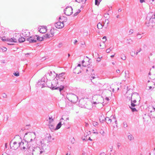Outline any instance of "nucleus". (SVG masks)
Here are the masks:
<instances>
[{
	"instance_id": "4",
	"label": "nucleus",
	"mask_w": 155,
	"mask_h": 155,
	"mask_svg": "<svg viewBox=\"0 0 155 155\" xmlns=\"http://www.w3.org/2000/svg\"><path fill=\"white\" fill-rule=\"evenodd\" d=\"M55 82V81L53 80L52 81V82H51V87H50L51 88L52 90L55 89L59 90V91L61 92L63 89L64 88V86H61L60 87H56L57 85H56L55 84L54 85L53 84L54 83H56Z\"/></svg>"
},
{
	"instance_id": "41",
	"label": "nucleus",
	"mask_w": 155,
	"mask_h": 155,
	"mask_svg": "<svg viewBox=\"0 0 155 155\" xmlns=\"http://www.w3.org/2000/svg\"><path fill=\"white\" fill-rule=\"evenodd\" d=\"M151 106H150L149 107V111L150 112V113H152V111H153V109L151 108L150 107Z\"/></svg>"
},
{
	"instance_id": "50",
	"label": "nucleus",
	"mask_w": 155,
	"mask_h": 155,
	"mask_svg": "<svg viewBox=\"0 0 155 155\" xmlns=\"http://www.w3.org/2000/svg\"><path fill=\"white\" fill-rule=\"evenodd\" d=\"M49 36V35H48V34H46L45 35V37L47 38H50Z\"/></svg>"
},
{
	"instance_id": "31",
	"label": "nucleus",
	"mask_w": 155,
	"mask_h": 155,
	"mask_svg": "<svg viewBox=\"0 0 155 155\" xmlns=\"http://www.w3.org/2000/svg\"><path fill=\"white\" fill-rule=\"evenodd\" d=\"M132 138H133V136L131 134H130L128 136V138L130 141L132 140Z\"/></svg>"
},
{
	"instance_id": "30",
	"label": "nucleus",
	"mask_w": 155,
	"mask_h": 155,
	"mask_svg": "<svg viewBox=\"0 0 155 155\" xmlns=\"http://www.w3.org/2000/svg\"><path fill=\"white\" fill-rule=\"evenodd\" d=\"M121 59H122V60H125L126 59L125 56V55H124V54H121Z\"/></svg>"
},
{
	"instance_id": "13",
	"label": "nucleus",
	"mask_w": 155,
	"mask_h": 155,
	"mask_svg": "<svg viewBox=\"0 0 155 155\" xmlns=\"http://www.w3.org/2000/svg\"><path fill=\"white\" fill-rule=\"evenodd\" d=\"M22 34L23 36L26 37H29L30 35L29 31L27 30L23 31Z\"/></svg>"
},
{
	"instance_id": "58",
	"label": "nucleus",
	"mask_w": 155,
	"mask_h": 155,
	"mask_svg": "<svg viewBox=\"0 0 155 155\" xmlns=\"http://www.w3.org/2000/svg\"><path fill=\"white\" fill-rule=\"evenodd\" d=\"M74 138H73L72 140H71V142L72 143H74Z\"/></svg>"
},
{
	"instance_id": "32",
	"label": "nucleus",
	"mask_w": 155,
	"mask_h": 155,
	"mask_svg": "<svg viewBox=\"0 0 155 155\" xmlns=\"http://www.w3.org/2000/svg\"><path fill=\"white\" fill-rule=\"evenodd\" d=\"M87 0H75L76 2H77L78 3H80L81 2H85Z\"/></svg>"
},
{
	"instance_id": "20",
	"label": "nucleus",
	"mask_w": 155,
	"mask_h": 155,
	"mask_svg": "<svg viewBox=\"0 0 155 155\" xmlns=\"http://www.w3.org/2000/svg\"><path fill=\"white\" fill-rule=\"evenodd\" d=\"M18 41L19 42H23L25 40V39L23 37L21 36L18 39Z\"/></svg>"
},
{
	"instance_id": "37",
	"label": "nucleus",
	"mask_w": 155,
	"mask_h": 155,
	"mask_svg": "<svg viewBox=\"0 0 155 155\" xmlns=\"http://www.w3.org/2000/svg\"><path fill=\"white\" fill-rule=\"evenodd\" d=\"M100 3V2H98V0H95V5H98Z\"/></svg>"
},
{
	"instance_id": "18",
	"label": "nucleus",
	"mask_w": 155,
	"mask_h": 155,
	"mask_svg": "<svg viewBox=\"0 0 155 155\" xmlns=\"http://www.w3.org/2000/svg\"><path fill=\"white\" fill-rule=\"evenodd\" d=\"M151 109H153V111H152V113H149V114L151 115L152 117H155V108L152 106H151Z\"/></svg>"
},
{
	"instance_id": "44",
	"label": "nucleus",
	"mask_w": 155,
	"mask_h": 155,
	"mask_svg": "<svg viewBox=\"0 0 155 155\" xmlns=\"http://www.w3.org/2000/svg\"><path fill=\"white\" fill-rule=\"evenodd\" d=\"M113 119L114 120V121L116 124H117V120H116L115 117L114 116H113Z\"/></svg>"
},
{
	"instance_id": "14",
	"label": "nucleus",
	"mask_w": 155,
	"mask_h": 155,
	"mask_svg": "<svg viewBox=\"0 0 155 155\" xmlns=\"http://www.w3.org/2000/svg\"><path fill=\"white\" fill-rule=\"evenodd\" d=\"M70 96L71 98H73V100H69L70 101H77L78 99V97L76 95L74 94H70Z\"/></svg>"
},
{
	"instance_id": "24",
	"label": "nucleus",
	"mask_w": 155,
	"mask_h": 155,
	"mask_svg": "<svg viewBox=\"0 0 155 155\" xmlns=\"http://www.w3.org/2000/svg\"><path fill=\"white\" fill-rule=\"evenodd\" d=\"M103 25L102 23H99L97 25V27L98 29H101L103 26Z\"/></svg>"
},
{
	"instance_id": "59",
	"label": "nucleus",
	"mask_w": 155,
	"mask_h": 155,
	"mask_svg": "<svg viewBox=\"0 0 155 155\" xmlns=\"http://www.w3.org/2000/svg\"><path fill=\"white\" fill-rule=\"evenodd\" d=\"M88 125H89V124H88V123H85V126L86 127H87L88 126Z\"/></svg>"
},
{
	"instance_id": "17",
	"label": "nucleus",
	"mask_w": 155,
	"mask_h": 155,
	"mask_svg": "<svg viewBox=\"0 0 155 155\" xmlns=\"http://www.w3.org/2000/svg\"><path fill=\"white\" fill-rule=\"evenodd\" d=\"M7 41L11 42H17V40L14 38H7Z\"/></svg>"
},
{
	"instance_id": "12",
	"label": "nucleus",
	"mask_w": 155,
	"mask_h": 155,
	"mask_svg": "<svg viewBox=\"0 0 155 155\" xmlns=\"http://www.w3.org/2000/svg\"><path fill=\"white\" fill-rule=\"evenodd\" d=\"M64 119L61 118L60 120V122L57 125L55 130H58L61 127V125L64 124V122L63 121Z\"/></svg>"
},
{
	"instance_id": "63",
	"label": "nucleus",
	"mask_w": 155,
	"mask_h": 155,
	"mask_svg": "<svg viewBox=\"0 0 155 155\" xmlns=\"http://www.w3.org/2000/svg\"><path fill=\"white\" fill-rule=\"evenodd\" d=\"M95 78V77L94 76H92L91 77V80H92V79H94V78Z\"/></svg>"
},
{
	"instance_id": "7",
	"label": "nucleus",
	"mask_w": 155,
	"mask_h": 155,
	"mask_svg": "<svg viewBox=\"0 0 155 155\" xmlns=\"http://www.w3.org/2000/svg\"><path fill=\"white\" fill-rule=\"evenodd\" d=\"M10 145L11 148L12 150H16L19 147L16 142L15 141L12 143V140L10 142Z\"/></svg>"
},
{
	"instance_id": "39",
	"label": "nucleus",
	"mask_w": 155,
	"mask_h": 155,
	"mask_svg": "<svg viewBox=\"0 0 155 155\" xmlns=\"http://www.w3.org/2000/svg\"><path fill=\"white\" fill-rule=\"evenodd\" d=\"M123 127L124 128H126L127 127V125L126 122H124L123 123Z\"/></svg>"
},
{
	"instance_id": "53",
	"label": "nucleus",
	"mask_w": 155,
	"mask_h": 155,
	"mask_svg": "<svg viewBox=\"0 0 155 155\" xmlns=\"http://www.w3.org/2000/svg\"><path fill=\"white\" fill-rule=\"evenodd\" d=\"M84 61L83 60V61H82V63L83 64V66H84V67H86V65H84Z\"/></svg>"
},
{
	"instance_id": "5",
	"label": "nucleus",
	"mask_w": 155,
	"mask_h": 155,
	"mask_svg": "<svg viewBox=\"0 0 155 155\" xmlns=\"http://www.w3.org/2000/svg\"><path fill=\"white\" fill-rule=\"evenodd\" d=\"M64 12L67 15H70L73 13V8L71 6L67 7L64 10Z\"/></svg>"
},
{
	"instance_id": "61",
	"label": "nucleus",
	"mask_w": 155,
	"mask_h": 155,
	"mask_svg": "<svg viewBox=\"0 0 155 155\" xmlns=\"http://www.w3.org/2000/svg\"><path fill=\"white\" fill-rule=\"evenodd\" d=\"M52 30L51 29L50 31V32H51V35H54V33L52 31Z\"/></svg>"
},
{
	"instance_id": "48",
	"label": "nucleus",
	"mask_w": 155,
	"mask_h": 155,
	"mask_svg": "<svg viewBox=\"0 0 155 155\" xmlns=\"http://www.w3.org/2000/svg\"><path fill=\"white\" fill-rule=\"evenodd\" d=\"M137 38H138V39H140L142 37L141 36L140 34H137Z\"/></svg>"
},
{
	"instance_id": "43",
	"label": "nucleus",
	"mask_w": 155,
	"mask_h": 155,
	"mask_svg": "<svg viewBox=\"0 0 155 155\" xmlns=\"http://www.w3.org/2000/svg\"><path fill=\"white\" fill-rule=\"evenodd\" d=\"M2 96L3 98H6L7 97V95L5 93L2 94Z\"/></svg>"
},
{
	"instance_id": "57",
	"label": "nucleus",
	"mask_w": 155,
	"mask_h": 155,
	"mask_svg": "<svg viewBox=\"0 0 155 155\" xmlns=\"http://www.w3.org/2000/svg\"><path fill=\"white\" fill-rule=\"evenodd\" d=\"M2 41H7V38L6 39L5 38H2Z\"/></svg>"
},
{
	"instance_id": "19",
	"label": "nucleus",
	"mask_w": 155,
	"mask_h": 155,
	"mask_svg": "<svg viewBox=\"0 0 155 155\" xmlns=\"http://www.w3.org/2000/svg\"><path fill=\"white\" fill-rule=\"evenodd\" d=\"M105 120L108 124H110L112 122V119H110L108 117H106L105 118Z\"/></svg>"
},
{
	"instance_id": "62",
	"label": "nucleus",
	"mask_w": 155,
	"mask_h": 155,
	"mask_svg": "<svg viewBox=\"0 0 155 155\" xmlns=\"http://www.w3.org/2000/svg\"><path fill=\"white\" fill-rule=\"evenodd\" d=\"M133 102L134 103H135L136 102V99H134L133 100Z\"/></svg>"
},
{
	"instance_id": "16",
	"label": "nucleus",
	"mask_w": 155,
	"mask_h": 155,
	"mask_svg": "<svg viewBox=\"0 0 155 155\" xmlns=\"http://www.w3.org/2000/svg\"><path fill=\"white\" fill-rule=\"evenodd\" d=\"M48 74H49V75L52 78H53L55 75L56 76L57 75V74H56L54 71H50L48 72Z\"/></svg>"
},
{
	"instance_id": "35",
	"label": "nucleus",
	"mask_w": 155,
	"mask_h": 155,
	"mask_svg": "<svg viewBox=\"0 0 155 155\" xmlns=\"http://www.w3.org/2000/svg\"><path fill=\"white\" fill-rule=\"evenodd\" d=\"M130 107L132 111V112H134L136 111H137L136 109L135 108H134V107L132 108V107Z\"/></svg>"
},
{
	"instance_id": "42",
	"label": "nucleus",
	"mask_w": 155,
	"mask_h": 155,
	"mask_svg": "<svg viewBox=\"0 0 155 155\" xmlns=\"http://www.w3.org/2000/svg\"><path fill=\"white\" fill-rule=\"evenodd\" d=\"M151 106H150L149 107V111L150 112V113H152V111H153V109L151 108L150 107Z\"/></svg>"
},
{
	"instance_id": "2",
	"label": "nucleus",
	"mask_w": 155,
	"mask_h": 155,
	"mask_svg": "<svg viewBox=\"0 0 155 155\" xmlns=\"http://www.w3.org/2000/svg\"><path fill=\"white\" fill-rule=\"evenodd\" d=\"M24 137L26 139L25 141L28 142L29 145L31 144L32 143H36L35 140L36 135L35 132L26 133Z\"/></svg>"
},
{
	"instance_id": "6",
	"label": "nucleus",
	"mask_w": 155,
	"mask_h": 155,
	"mask_svg": "<svg viewBox=\"0 0 155 155\" xmlns=\"http://www.w3.org/2000/svg\"><path fill=\"white\" fill-rule=\"evenodd\" d=\"M65 73L62 72L58 75L57 74L56 78L57 80H59L61 81H64L65 76H64Z\"/></svg>"
},
{
	"instance_id": "10",
	"label": "nucleus",
	"mask_w": 155,
	"mask_h": 155,
	"mask_svg": "<svg viewBox=\"0 0 155 155\" xmlns=\"http://www.w3.org/2000/svg\"><path fill=\"white\" fill-rule=\"evenodd\" d=\"M55 27L58 28H61L64 27V25L63 22H58L54 24Z\"/></svg>"
},
{
	"instance_id": "33",
	"label": "nucleus",
	"mask_w": 155,
	"mask_h": 155,
	"mask_svg": "<svg viewBox=\"0 0 155 155\" xmlns=\"http://www.w3.org/2000/svg\"><path fill=\"white\" fill-rule=\"evenodd\" d=\"M1 50H2V51L3 52H5L7 50V49L6 48H5L4 47H2V48H1Z\"/></svg>"
},
{
	"instance_id": "3",
	"label": "nucleus",
	"mask_w": 155,
	"mask_h": 155,
	"mask_svg": "<svg viewBox=\"0 0 155 155\" xmlns=\"http://www.w3.org/2000/svg\"><path fill=\"white\" fill-rule=\"evenodd\" d=\"M29 143L26 141H21V142L18 143V147L22 150H25L26 149L28 150L29 148Z\"/></svg>"
},
{
	"instance_id": "52",
	"label": "nucleus",
	"mask_w": 155,
	"mask_h": 155,
	"mask_svg": "<svg viewBox=\"0 0 155 155\" xmlns=\"http://www.w3.org/2000/svg\"><path fill=\"white\" fill-rule=\"evenodd\" d=\"M109 14L108 13H106L104 14V16L105 18L107 17V15H108Z\"/></svg>"
},
{
	"instance_id": "47",
	"label": "nucleus",
	"mask_w": 155,
	"mask_h": 155,
	"mask_svg": "<svg viewBox=\"0 0 155 155\" xmlns=\"http://www.w3.org/2000/svg\"><path fill=\"white\" fill-rule=\"evenodd\" d=\"M85 35H87V31H84L83 33Z\"/></svg>"
},
{
	"instance_id": "27",
	"label": "nucleus",
	"mask_w": 155,
	"mask_h": 155,
	"mask_svg": "<svg viewBox=\"0 0 155 155\" xmlns=\"http://www.w3.org/2000/svg\"><path fill=\"white\" fill-rule=\"evenodd\" d=\"M40 142L41 144V147L40 148H42V146H46L45 144L44 143V140L43 139H42L40 141Z\"/></svg>"
},
{
	"instance_id": "46",
	"label": "nucleus",
	"mask_w": 155,
	"mask_h": 155,
	"mask_svg": "<svg viewBox=\"0 0 155 155\" xmlns=\"http://www.w3.org/2000/svg\"><path fill=\"white\" fill-rule=\"evenodd\" d=\"M134 32V30L132 29H130L129 31V34L131 35Z\"/></svg>"
},
{
	"instance_id": "45",
	"label": "nucleus",
	"mask_w": 155,
	"mask_h": 155,
	"mask_svg": "<svg viewBox=\"0 0 155 155\" xmlns=\"http://www.w3.org/2000/svg\"><path fill=\"white\" fill-rule=\"evenodd\" d=\"M111 51V49H109V48L107 49L106 50V52L107 53H109L110 52V51Z\"/></svg>"
},
{
	"instance_id": "25",
	"label": "nucleus",
	"mask_w": 155,
	"mask_h": 155,
	"mask_svg": "<svg viewBox=\"0 0 155 155\" xmlns=\"http://www.w3.org/2000/svg\"><path fill=\"white\" fill-rule=\"evenodd\" d=\"M49 124H51L54 121V118H52V117L51 116H50L49 117Z\"/></svg>"
},
{
	"instance_id": "60",
	"label": "nucleus",
	"mask_w": 155,
	"mask_h": 155,
	"mask_svg": "<svg viewBox=\"0 0 155 155\" xmlns=\"http://www.w3.org/2000/svg\"><path fill=\"white\" fill-rule=\"evenodd\" d=\"M105 99L107 101H109V98L108 97H106V98H105Z\"/></svg>"
},
{
	"instance_id": "15",
	"label": "nucleus",
	"mask_w": 155,
	"mask_h": 155,
	"mask_svg": "<svg viewBox=\"0 0 155 155\" xmlns=\"http://www.w3.org/2000/svg\"><path fill=\"white\" fill-rule=\"evenodd\" d=\"M38 84L40 85H41V88H43L45 87V82L44 81V79L43 78L41 79V81H39L38 82Z\"/></svg>"
},
{
	"instance_id": "28",
	"label": "nucleus",
	"mask_w": 155,
	"mask_h": 155,
	"mask_svg": "<svg viewBox=\"0 0 155 155\" xmlns=\"http://www.w3.org/2000/svg\"><path fill=\"white\" fill-rule=\"evenodd\" d=\"M37 37V38H36V41H37V40H38V41H42L43 40V38L41 37H39V36H38V35H36Z\"/></svg>"
},
{
	"instance_id": "1",
	"label": "nucleus",
	"mask_w": 155,
	"mask_h": 155,
	"mask_svg": "<svg viewBox=\"0 0 155 155\" xmlns=\"http://www.w3.org/2000/svg\"><path fill=\"white\" fill-rule=\"evenodd\" d=\"M47 146H44L42 148L39 147H33V144L29 147L28 152L32 155H40L43 152L46 151Z\"/></svg>"
},
{
	"instance_id": "38",
	"label": "nucleus",
	"mask_w": 155,
	"mask_h": 155,
	"mask_svg": "<svg viewBox=\"0 0 155 155\" xmlns=\"http://www.w3.org/2000/svg\"><path fill=\"white\" fill-rule=\"evenodd\" d=\"M98 123L96 122H94L93 123V124L94 126H96L98 125Z\"/></svg>"
},
{
	"instance_id": "55",
	"label": "nucleus",
	"mask_w": 155,
	"mask_h": 155,
	"mask_svg": "<svg viewBox=\"0 0 155 155\" xmlns=\"http://www.w3.org/2000/svg\"><path fill=\"white\" fill-rule=\"evenodd\" d=\"M116 72L117 73H119L120 72V70L119 69H117L116 70Z\"/></svg>"
},
{
	"instance_id": "8",
	"label": "nucleus",
	"mask_w": 155,
	"mask_h": 155,
	"mask_svg": "<svg viewBox=\"0 0 155 155\" xmlns=\"http://www.w3.org/2000/svg\"><path fill=\"white\" fill-rule=\"evenodd\" d=\"M37 38V37L36 35L32 36L26 38V40L29 43H35L36 42V38Z\"/></svg>"
},
{
	"instance_id": "64",
	"label": "nucleus",
	"mask_w": 155,
	"mask_h": 155,
	"mask_svg": "<svg viewBox=\"0 0 155 155\" xmlns=\"http://www.w3.org/2000/svg\"><path fill=\"white\" fill-rule=\"evenodd\" d=\"M31 53H28L25 54V56L26 57H28V55H30Z\"/></svg>"
},
{
	"instance_id": "34",
	"label": "nucleus",
	"mask_w": 155,
	"mask_h": 155,
	"mask_svg": "<svg viewBox=\"0 0 155 155\" xmlns=\"http://www.w3.org/2000/svg\"><path fill=\"white\" fill-rule=\"evenodd\" d=\"M103 42V43L104 44L107 40L106 37V36H104L102 38Z\"/></svg>"
},
{
	"instance_id": "40",
	"label": "nucleus",
	"mask_w": 155,
	"mask_h": 155,
	"mask_svg": "<svg viewBox=\"0 0 155 155\" xmlns=\"http://www.w3.org/2000/svg\"><path fill=\"white\" fill-rule=\"evenodd\" d=\"M13 74L14 75L16 76H18L19 75V74L18 72H15V73H14Z\"/></svg>"
},
{
	"instance_id": "51",
	"label": "nucleus",
	"mask_w": 155,
	"mask_h": 155,
	"mask_svg": "<svg viewBox=\"0 0 155 155\" xmlns=\"http://www.w3.org/2000/svg\"><path fill=\"white\" fill-rule=\"evenodd\" d=\"M121 144L120 143H117V147L118 148H119L120 147V146Z\"/></svg>"
},
{
	"instance_id": "9",
	"label": "nucleus",
	"mask_w": 155,
	"mask_h": 155,
	"mask_svg": "<svg viewBox=\"0 0 155 155\" xmlns=\"http://www.w3.org/2000/svg\"><path fill=\"white\" fill-rule=\"evenodd\" d=\"M134 96H135L136 97V99H137V98H138L139 97V94L137 93H134L133 94H131V107H134L136 105L134 104V103L133 102L132 99H133V98H132V97H134Z\"/></svg>"
},
{
	"instance_id": "26",
	"label": "nucleus",
	"mask_w": 155,
	"mask_h": 155,
	"mask_svg": "<svg viewBox=\"0 0 155 155\" xmlns=\"http://www.w3.org/2000/svg\"><path fill=\"white\" fill-rule=\"evenodd\" d=\"M125 78H129V72L128 71H125Z\"/></svg>"
},
{
	"instance_id": "11",
	"label": "nucleus",
	"mask_w": 155,
	"mask_h": 155,
	"mask_svg": "<svg viewBox=\"0 0 155 155\" xmlns=\"http://www.w3.org/2000/svg\"><path fill=\"white\" fill-rule=\"evenodd\" d=\"M38 30L40 33H45L47 31L46 26H41L38 28Z\"/></svg>"
},
{
	"instance_id": "29",
	"label": "nucleus",
	"mask_w": 155,
	"mask_h": 155,
	"mask_svg": "<svg viewBox=\"0 0 155 155\" xmlns=\"http://www.w3.org/2000/svg\"><path fill=\"white\" fill-rule=\"evenodd\" d=\"M141 51V49L140 48L139 50H137L136 52L135 53V51H134V54H136V55H137L138 53L140 52Z\"/></svg>"
},
{
	"instance_id": "56",
	"label": "nucleus",
	"mask_w": 155,
	"mask_h": 155,
	"mask_svg": "<svg viewBox=\"0 0 155 155\" xmlns=\"http://www.w3.org/2000/svg\"><path fill=\"white\" fill-rule=\"evenodd\" d=\"M81 45H85V43L84 42H81Z\"/></svg>"
},
{
	"instance_id": "54",
	"label": "nucleus",
	"mask_w": 155,
	"mask_h": 155,
	"mask_svg": "<svg viewBox=\"0 0 155 155\" xmlns=\"http://www.w3.org/2000/svg\"><path fill=\"white\" fill-rule=\"evenodd\" d=\"M107 22V25L109 23V21L108 19H106L105 20V22Z\"/></svg>"
},
{
	"instance_id": "22",
	"label": "nucleus",
	"mask_w": 155,
	"mask_h": 155,
	"mask_svg": "<svg viewBox=\"0 0 155 155\" xmlns=\"http://www.w3.org/2000/svg\"><path fill=\"white\" fill-rule=\"evenodd\" d=\"M109 87V86L107 84H105L103 86V89L104 90H107L109 89V88H107Z\"/></svg>"
},
{
	"instance_id": "21",
	"label": "nucleus",
	"mask_w": 155,
	"mask_h": 155,
	"mask_svg": "<svg viewBox=\"0 0 155 155\" xmlns=\"http://www.w3.org/2000/svg\"><path fill=\"white\" fill-rule=\"evenodd\" d=\"M94 71V70L91 68L90 67H88L86 70V72L87 73H88V72H90L91 73H92Z\"/></svg>"
},
{
	"instance_id": "23",
	"label": "nucleus",
	"mask_w": 155,
	"mask_h": 155,
	"mask_svg": "<svg viewBox=\"0 0 155 155\" xmlns=\"http://www.w3.org/2000/svg\"><path fill=\"white\" fill-rule=\"evenodd\" d=\"M133 41L130 38H127V43L129 44H131L133 43Z\"/></svg>"
},
{
	"instance_id": "49",
	"label": "nucleus",
	"mask_w": 155,
	"mask_h": 155,
	"mask_svg": "<svg viewBox=\"0 0 155 155\" xmlns=\"http://www.w3.org/2000/svg\"><path fill=\"white\" fill-rule=\"evenodd\" d=\"M154 0H150V1H149V2L152 4H154Z\"/></svg>"
},
{
	"instance_id": "36",
	"label": "nucleus",
	"mask_w": 155,
	"mask_h": 155,
	"mask_svg": "<svg viewBox=\"0 0 155 155\" xmlns=\"http://www.w3.org/2000/svg\"><path fill=\"white\" fill-rule=\"evenodd\" d=\"M100 133L103 135H104L105 133L103 130H101L100 131Z\"/></svg>"
}]
</instances>
